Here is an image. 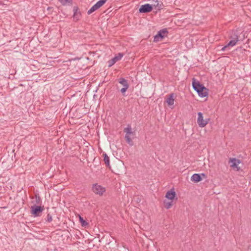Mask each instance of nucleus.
<instances>
[{
	"label": "nucleus",
	"mask_w": 251,
	"mask_h": 251,
	"mask_svg": "<svg viewBox=\"0 0 251 251\" xmlns=\"http://www.w3.org/2000/svg\"><path fill=\"white\" fill-rule=\"evenodd\" d=\"M128 88H129V87H127V86H126V87H123L121 89V90H120L121 92L122 93L123 96H125V93L126 91V90L128 89Z\"/></svg>",
	"instance_id": "24"
},
{
	"label": "nucleus",
	"mask_w": 251,
	"mask_h": 251,
	"mask_svg": "<svg viewBox=\"0 0 251 251\" xmlns=\"http://www.w3.org/2000/svg\"><path fill=\"white\" fill-rule=\"evenodd\" d=\"M198 119L197 123L199 125V126L201 127H203L205 126L208 124V121H209V119H206L204 120L203 114L201 112H199L198 113Z\"/></svg>",
	"instance_id": "7"
},
{
	"label": "nucleus",
	"mask_w": 251,
	"mask_h": 251,
	"mask_svg": "<svg viewBox=\"0 0 251 251\" xmlns=\"http://www.w3.org/2000/svg\"><path fill=\"white\" fill-rule=\"evenodd\" d=\"M168 33V31L167 28H164L159 30L157 34L154 36L153 41L157 42L162 40L165 36H167Z\"/></svg>",
	"instance_id": "5"
},
{
	"label": "nucleus",
	"mask_w": 251,
	"mask_h": 251,
	"mask_svg": "<svg viewBox=\"0 0 251 251\" xmlns=\"http://www.w3.org/2000/svg\"><path fill=\"white\" fill-rule=\"evenodd\" d=\"M92 190L95 194L98 195L100 196H102L106 191L105 187L99 185L98 183L93 184Z\"/></svg>",
	"instance_id": "4"
},
{
	"label": "nucleus",
	"mask_w": 251,
	"mask_h": 251,
	"mask_svg": "<svg viewBox=\"0 0 251 251\" xmlns=\"http://www.w3.org/2000/svg\"><path fill=\"white\" fill-rule=\"evenodd\" d=\"M79 220L82 226H86L88 225V223L84 220V219L80 215H79Z\"/></svg>",
	"instance_id": "22"
},
{
	"label": "nucleus",
	"mask_w": 251,
	"mask_h": 251,
	"mask_svg": "<svg viewBox=\"0 0 251 251\" xmlns=\"http://www.w3.org/2000/svg\"><path fill=\"white\" fill-rule=\"evenodd\" d=\"M30 212L34 217L40 216L44 210V206L34 205L31 206Z\"/></svg>",
	"instance_id": "3"
},
{
	"label": "nucleus",
	"mask_w": 251,
	"mask_h": 251,
	"mask_svg": "<svg viewBox=\"0 0 251 251\" xmlns=\"http://www.w3.org/2000/svg\"><path fill=\"white\" fill-rule=\"evenodd\" d=\"M46 221L49 223H50L52 221V216L50 213H48L47 216V219Z\"/></svg>",
	"instance_id": "23"
},
{
	"label": "nucleus",
	"mask_w": 251,
	"mask_h": 251,
	"mask_svg": "<svg viewBox=\"0 0 251 251\" xmlns=\"http://www.w3.org/2000/svg\"><path fill=\"white\" fill-rule=\"evenodd\" d=\"M62 5H66L68 4H72L73 0H58Z\"/></svg>",
	"instance_id": "20"
},
{
	"label": "nucleus",
	"mask_w": 251,
	"mask_h": 251,
	"mask_svg": "<svg viewBox=\"0 0 251 251\" xmlns=\"http://www.w3.org/2000/svg\"><path fill=\"white\" fill-rule=\"evenodd\" d=\"M176 193L174 189H172L170 190L167 192L165 198L169 201H174L175 198L176 197Z\"/></svg>",
	"instance_id": "12"
},
{
	"label": "nucleus",
	"mask_w": 251,
	"mask_h": 251,
	"mask_svg": "<svg viewBox=\"0 0 251 251\" xmlns=\"http://www.w3.org/2000/svg\"><path fill=\"white\" fill-rule=\"evenodd\" d=\"M192 87L200 97L204 98L208 95V89L194 78L192 79Z\"/></svg>",
	"instance_id": "1"
},
{
	"label": "nucleus",
	"mask_w": 251,
	"mask_h": 251,
	"mask_svg": "<svg viewBox=\"0 0 251 251\" xmlns=\"http://www.w3.org/2000/svg\"><path fill=\"white\" fill-rule=\"evenodd\" d=\"M240 160L236 159V158H230L229 163H231V167L233 169H237V170H239V168L238 167V165L240 163Z\"/></svg>",
	"instance_id": "11"
},
{
	"label": "nucleus",
	"mask_w": 251,
	"mask_h": 251,
	"mask_svg": "<svg viewBox=\"0 0 251 251\" xmlns=\"http://www.w3.org/2000/svg\"><path fill=\"white\" fill-rule=\"evenodd\" d=\"M119 82L123 85L124 87H126V86H127V87L129 86L127 80L123 77H121L119 79Z\"/></svg>",
	"instance_id": "18"
},
{
	"label": "nucleus",
	"mask_w": 251,
	"mask_h": 251,
	"mask_svg": "<svg viewBox=\"0 0 251 251\" xmlns=\"http://www.w3.org/2000/svg\"><path fill=\"white\" fill-rule=\"evenodd\" d=\"M103 161L107 167H110V160L109 157L105 153L103 154Z\"/></svg>",
	"instance_id": "17"
},
{
	"label": "nucleus",
	"mask_w": 251,
	"mask_h": 251,
	"mask_svg": "<svg viewBox=\"0 0 251 251\" xmlns=\"http://www.w3.org/2000/svg\"><path fill=\"white\" fill-rule=\"evenodd\" d=\"M174 94L171 93L169 95V97L166 99V101L168 105H172L174 103Z\"/></svg>",
	"instance_id": "15"
},
{
	"label": "nucleus",
	"mask_w": 251,
	"mask_h": 251,
	"mask_svg": "<svg viewBox=\"0 0 251 251\" xmlns=\"http://www.w3.org/2000/svg\"><path fill=\"white\" fill-rule=\"evenodd\" d=\"M107 0H100L95 4H94L87 12V14L90 15L93 12L100 8L103 5Z\"/></svg>",
	"instance_id": "6"
},
{
	"label": "nucleus",
	"mask_w": 251,
	"mask_h": 251,
	"mask_svg": "<svg viewBox=\"0 0 251 251\" xmlns=\"http://www.w3.org/2000/svg\"><path fill=\"white\" fill-rule=\"evenodd\" d=\"M153 3L151 5L156 8L157 10H160L163 8V3L159 0H153Z\"/></svg>",
	"instance_id": "13"
},
{
	"label": "nucleus",
	"mask_w": 251,
	"mask_h": 251,
	"mask_svg": "<svg viewBox=\"0 0 251 251\" xmlns=\"http://www.w3.org/2000/svg\"><path fill=\"white\" fill-rule=\"evenodd\" d=\"M124 131L126 133V135H129V134H133V132L131 131V126L128 125H127V126L126 128H125Z\"/></svg>",
	"instance_id": "19"
},
{
	"label": "nucleus",
	"mask_w": 251,
	"mask_h": 251,
	"mask_svg": "<svg viewBox=\"0 0 251 251\" xmlns=\"http://www.w3.org/2000/svg\"><path fill=\"white\" fill-rule=\"evenodd\" d=\"M202 179L200 174H194L191 177V180L194 182H199Z\"/></svg>",
	"instance_id": "14"
},
{
	"label": "nucleus",
	"mask_w": 251,
	"mask_h": 251,
	"mask_svg": "<svg viewBox=\"0 0 251 251\" xmlns=\"http://www.w3.org/2000/svg\"><path fill=\"white\" fill-rule=\"evenodd\" d=\"M229 39H231L230 41L226 45L222 48L221 50L225 51L227 49H229L230 47H233L235 46L239 41V36L235 32H233L230 35Z\"/></svg>",
	"instance_id": "2"
},
{
	"label": "nucleus",
	"mask_w": 251,
	"mask_h": 251,
	"mask_svg": "<svg viewBox=\"0 0 251 251\" xmlns=\"http://www.w3.org/2000/svg\"><path fill=\"white\" fill-rule=\"evenodd\" d=\"M73 20L75 22L78 21L81 17V13L79 10L77 6H74L73 8Z\"/></svg>",
	"instance_id": "9"
},
{
	"label": "nucleus",
	"mask_w": 251,
	"mask_h": 251,
	"mask_svg": "<svg viewBox=\"0 0 251 251\" xmlns=\"http://www.w3.org/2000/svg\"><path fill=\"white\" fill-rule=\"evenodd\" d=\"M163 204L164 207L167 209H170L173 205V201L165 200L163 201Z\"/></svg>",
	"instance_id": "16"
},
{
	"label": "nucleus",
	"mask_w": 251,
	"mask_h": 251,
	"mask_svg": "<svg viewBox=\"0 0 251 251\" xmlns=\"http://www.w3.org/2000/svg\"><path fill=\"white\" fill-rule=\"evenodd\" d=\"M36 199V203L38 204H40L41 202V199L39 196H35Z\"/></svg>",
	"instance_id": "25"
},
{
	"label": "nucleus",
	"mask_w": 251,
	"mask_h": 251,
	"mask_svg": "<svg viewBox=\"0 0 251 251\" xmlns=\"http://www.w3.org/2000/svg\"><path fill=\"white\" fill-rule=\"evenodd\" d=\"M153 9L152 6L151 4L147 3L142 5L139 9V12L140 13H149Z\"/></svg>",
	"instance_id": "8"
},
{
	"label": "nucleus",
	"mask_w": 251,
	"mask_h": 251,
	"mask_svg": "<svg viewBox=\"0 0 251 251\" xmlns=\"http://www.w3.org/2000/svg\"><path fill=\"white\" fill-rule=\"evenodd\" d=\"M200 175H201V177H202V176H203L204 178L206 177V175L204 173H201V174H200Z\"/></svg>",
	"instance_id": "26"
},
{
	"label": "nucleus",
	"mask_w": 251,
	"mask_h": 251,
	"mask_svg": "<svg viewBox=\"0 0 251 251\" xmlns=\"http://www.w3.org/2000/svg\"><path fill=\"white\" fill-rule=\"evenodd\" d=\"M125 138L127 144H128L130 146L133 145V142L128 135L126 134Z\"/></svg>",
	"instance_id": "21"
},
{
	"label": "nucleus",
	"mask_w": 251,
	"mask_h": 251,
	"mask_svg": "<svg viewBox=\"0 0 251 251\" xmlns=\"http://www.w3.org/2000/svg\"><path fill=\"white\" fill-rule=\"evenodd\" d=\"M123 56V54L121 53H119L117 55H116L112 59L109 60L108 62V67H111L113 66L116 62L121 59L122 57Z\"/></svg>",
	"instance_id": "10"
}]
</instances>
